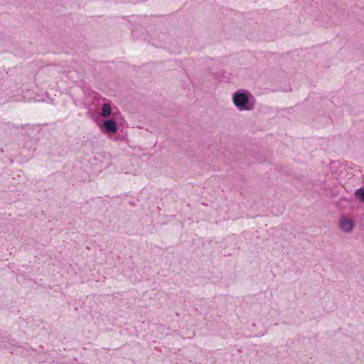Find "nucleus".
<instances>
[{"label":"nucleus","mask_w":364,"mask_h":364,"mask_svg":"<svg viewBox=\"0 0 364 364\" xmlns=\"http://www.w3.org/2000/svg\"><path fill=\"white\" fill-rule=\"evenodd\" d=\"M6 348L9 349V351L11 353H14V348H9V347H6Z\"/></svg>","instance_id":"nucleus-8"},{"label":"nucleus","mask_w":364,"mask_h":364,"mask_svg":"<svg viewBox=\"0 0 364 364\" xmlns=\"http://www.w3.org/2000/svg\"><path fill=\"white\" fill-rule=\"evenodd\" d=\"M37 360L39 363H43L46 360V358H45V355H43V356L40 355L39 358H37Z\"/></svg>","instance_id":"nucleus-7"},{"label":"nucleus","mask_w":364,"mask_h":364,"mask_svg":"<svg viewBox=\"0 0 364 364\" xmlns=\"http://www.w3.org/2000/svg\"><path fill=\"white\" fill-rule=\"evenodd\" d=\"M232 102L239 111H252L256 105L255 97L245 89H239L232 95Z\"/></svg>","instance_id":"nucleus-1"},{"label":"nucleus","mask_w":364,"mask_h":364,"mask_svg":"<svg viewBox=\"0 0 364 364\" xmlns=\"http://www.w3.org/2000/svg\"><path fill=\"white\" fill-rule=\"evenodd\" d=\"M112 114V108L109 103H105L103 105L101 109V116L104 118H107L110 117Z\"/></svg>","instance_id":"nucleus-5"},{"label":"nucleus","mask_w":364,"mask_h":364,"mask_svg":"<svg viewBox=\"0 0 364 364\" xmlns=\"http://www.w3.org/2000/svg\"><path fill=\"white\" fill-rule=\"evenodd\" d=\"M103 127L108 133H115L117 131V126L112 119H106L103 123Z\"/></svg>","instance_id":"nucleus-4"},{"label":"nucleus","mask_w":364,"mask_h":364,"mask_svg":"<svg viewBox=\"0 0 364 364\" xmlns=\"http://www.w3.org/2000/svg\"><path fill=\"white\" fill-rule=\"evenodd\" d=\"M10 97L15 102L30 101L33 98L32 92L28 89H16L15 91H12Z\"/></svg>","instance_id":"nucleus-3"},{"label":"nucleus","mask_w":364,"mask_h":364,"mask_svg":"<svg viewBox=\"0 0 364 364\" xmlns=\"http://www.w3.org/2000/svg\"><path fill=\"white\" fill-rule=\"evenodd\" d=\"M338 229L344 233L349 234L352 232L355 223L353 220L346 215H342L337 222Z\"/></svg>","instance_id":"nucleus-2"},{"label":"nucleus","mask_w":364,"mask_h":364,"mask_svg":"<svg viewBox=\"0 0 364 364\" xmlns=\"http://www.w3.org/2000/svg\"><path fill=\"white\" fill-rule=\"evenodd\" d=\"M355 197L358 199L360 202L364 203V187L359 188L355 191Z\"/></svg>","instance_id":"nucleus-6"}]
</instances>
